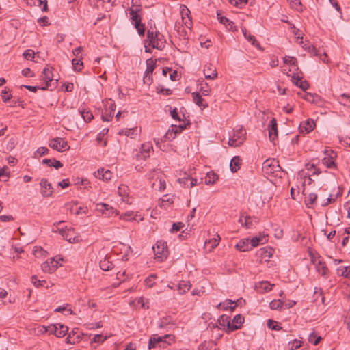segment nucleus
<instances>
[{"instance_id":"12","label":"nucleus","mask_w":350,"mask_h":350,"mask_svg":"<svg viewBox=\"0 0 350 350\" xmlns=\"http://www.w3.org/2000/svg\"><path fill=\"white\" fill-rule=\"evenodd\" d=\"M96 210L108 217L113 215H116L118 214L113 207L105 203L96 204Z\"/></svg>"},{"instance_id":"19","label":"nucleus","mask_w":350,"mask_h":350,"mask_svg":"<svg viewBox=\"0 0 350 350\" xmlns=\"http://www.w3.org/2000/svg\"><path fill=\"white\" fill-rule=\"evenodd\" d=\"M316 124L312 119H308L306 121L301 122L299 129L301 132L305 131L306 133L311 132L314 127Z\"/></svg>"},{"instance_id":"37","label":"nucleus","mask_w":350,"mask_h":350,"mask_svg":"<svg viewBox=\"0 0 350 350\" xmlns=\"http://www.w3.org/2000/svg\"><path fill=\"white\" fill-rule=\"evenodd\" d=\"M114 265L112 262H110L107 260H101L100 262V267L103 271H109L113 268Z\"/></svg>"},{"instance_id":"61","label":"nucleus","mask_w":350,"mask_h":350,"mask_svg":"<svg viewBox=\"0 0 350 350\" xmlns=\"http://www.w3.org/2000/svg\"><path fill=\"white\" fill-rule=\"evenodd\" d=\"M179 183L185 187H189V176H185L178 179Z\"/></svg>"},{"instance_id":"63","label":"nucleus","mask_w":350,"mask_h":350,"mask_svg":"<svg viewBox=\"0 0 350 350\" xmlns=\"http://www.w3.org/2000/svg\"><path fill=\"white\" fill-rule=\"evenodd\" d=\"M107 339V336L103 337L102 334H96L92 340V342H96L100 343L104 342Z\"/></svg>"},{"instance_id":"62","label":"nucleus","mask_w":350,"mask_h":350,"mask_svg":"<svg viewBox=\"0 0 350 350\" xmlns=\"http://www.w3.org/2000/svg\"><path fill=\"white\" fill-rule=\"evenodd\" d=\"M243 142L239 141L238 139L234 138L232 136L228 140V145L230 146L237 147L242 144Z\"/></svg>"},{"instance_id":"10","label":"nucleus","mask_w":350,"mask_h":350,"mask_svg":"<svg viewBox=\"0 0 350 350\" xmlns=\"http://www.w3.org/2000/svg\"><path fill=\"white\" fill-rule=\"evenodd\" d=\"M40 193L44 198H48L52 196L53 187L47 179L42 178L40 182Z\"/></svg>"},{"instance_id":"25","label":"nucleus","mask_w":350,"mask_h":350,"mask_svg":"<svg viewBox=\"0 0 350 350\" xmlns=\"http://www.w3.org/2000/svg\"><path fill=\"white\" fill-rule=\"evenodd\" d=\"M42 163L49 167H53L57 170L63 166L62 163L55 159H44L42 161Z\"/></svg>"},{"instance_id":"9","label":"nucleus","mask_w":350,"mask_h":350,"mask_svg":"<svg viewBox=\"0 0 350 350\" xmlns=\"http://www.w3.org/2000/svg\"><path fill=\"white\" fill-rule=\"evenodd\" d=\"M47 331L51 334H54L58 338H62L67 334L68 327L63 324L57 323L49 326Z\"/></svg>"},{"instance_id":"50","label":"nucleus","mask_w":350,"mask_h":350,"mask_svg":"<svg viewBox=\"0 0 350 350\" xmlns=\"http://www.w3.org/2000/svg\"><path fill=\"white\" fill-rule=\"evenodd\" d=\"M261 241H262V237H253L250 241V247L252 250L253 247L258 246Z\"/></svg>"},{"instance_id":"15","label":"nucleus","mask_w":350,"mask_h":350,"mask_svg":"<svg viewBox=\"0 0 350 350\" xmlns=\"http://www.w3.org/2000/svg\"><path fill=\"white\" fill-rule=\"evenodd\" d=\"M128 14L132 22H142V8L137 7V8H130L128 10Z\"/></svg>"},{"instance_id":"22","label":"nucleus","mask_w":350,"mask_h":350,"mask_svg":"<svg viewBox=\"0 0 350 350\" xmlns=\"http://www.w3.org/2000/svg\"><path fill=\"white\" fill-rule=\"evenodd\" d=\"M241 29L242 30V32H243L245 38L249 42H250L253 46H255L257 49L262 51V49L261 48V46H260V44L258 42V41L256 40L255 37L250 34L247 36V30L246 29L245 27H241Z\"/></svg>"},{"instance_id":"28","label":"nucleus","mask_w":350,"mask_h":350,"mask_svg":"<svg viewBox=\"0 0 350 350\" xmlns=\"http://www.w3.org/2000/svg\"><path fill=\"white\" fill-rule=\"evenodd\" d=\"M79 112L85 122H90L94 118L92 113L89 109L79 108Z\"/></svg>"},{"instance_id":"48","label":"nucleus","mask_w":350,"mask_h":350,"mask_svg":"<svg viewBox=\"0 0 350 350\" xmlns=\"http://www.w3.org/2000/svg\"><path fill=\"white\" fill-rule=\"evenodd\" d=\"M301 342L297 340H294L293 342H289L288 344V350H295L301 347Z\"/></svg>"},{"instance_id":"26","label":"nucleus","mask_w":350,"mask_h":350,"mask_svg":"<svg viewBox=\"0 0 350 350\" xmlns=\"http://www.w3.org/2000/svg\"><path fill=\"white\" fill-rule=\"evenodd\" d=\"M219 176L213 171H210L207 172L205 178H204V183L206 185H213L218 180Z\"/></svg>"},{"instance_id":"32","label":"nucleus","mask_w":350,"mask_h":350,"mask_svg":"<svg viewBox=\"0 0 350 350\" xmlns=\"http://www.w3.org/2000/svg\"><path fill=\"white\" fill-rule=\"evenodd\" d=\"M245 132L242 127H240L234 131L232 137L239 141L243 143L245 139Z\"/></svg>"},{"instance_id":"64","label":"nucleus","mask_w":350,"mask_h":350,"mask_svg":"<svg viewBox=\"0 0 350 350\" xmlns=\"http://www.w3.org/2000/svg\"><path fill=\"white\" fill-rule=\"evenodd\" d=\"M225 28L228 31H237L238 27L234 25V23H223Z\"/></svg>"},{"instance_id":"20","label":"nucleus","mask_w":350,"mask_h":350,"mask_svg":"<svg viewBox=\"0 0 350 350\" xmlns=\"http://www.w3.org/2000/svg\"><path fill=\"white\" fill-rule=\"evenodd\" d=\"M94 176L97 178L102 179L103 180H109L111 178L112 173L109 170H105L103 168L98 169L96 172H95Z\"/></svg>"},{"instance_id":"31","label":"nucleus","mask_w":350,"mask_h":350,"mask_svg":"<svg viewBox=\"0 0 350 350\" xmlns=\"http://www.w3.org/2000/svg\"><path fill=\"white\" fill-rule=\"evenodd\" d=\"M108 110H109L108 114L102 115L101 118H102L103 121H104V122H109L112 119L114 112H115V110H116L115 103H111L109 107Z\"/></svg>"},{"instance_id":"6","label":"nucleus","mask_w":350,"mask_h":350,"mask_svg":"<svg viewBox=\"0 0 350 350\" xmlns=\"http://www.w3.org/2000/svg\"><path fill=\"white\" fill-rule=\"evenodd\" d=\"M231 319L229 316L223 314L220 316L217 320V323L220 326H223L224 327H226V332L229 333L235 330L240 329L239 325H232L230 322Z\"/></svg>"},{"instance_id":"51","label":"nucleus","mask_w":350,"mask_h":350,"mask_svg":"<svg viewBox=\"0 0 350 350\" xmlns=\"http://www.w3.org/2000/svg\"><path fill=\"white\" fill-rule=\"evenodd\" d=\"M232 323L234 325H242L244 323V317L241 314H237L232 319Z\"/></svg>"},{"instance_id":"3","label":"nucleus","mask_w":350,"mask_h":350,"mask_svg":"<svg viewBox=\"0 0 350 350\" xmlns=\"http://www.w3.org/2000/svg\"><path fill=\"white\" fill-rule=\"evenodd\" d=\"M59 234L63 237L64 239L68 241L70 243H78L80 241V236L77 235L72 228H58Z\"/></svg>"},{"instance_id":"16","label":"nucleus","mask_w":350,"mask_h":350,"mask_svg":"<svg viewBox=\"0 0 350 350\" xmlns=\"http://www.w3.org/2000/svg\"><path fill=\"white\" fill-rule=\"evenodd\" d=\"M268 130L270 141L274 142V140L278 137V125L276 119L275 118H273L270 120L269 124L268 126Z\"/></svg>"},{"instance_id":"58","label":"nucleus","mask_w":350,"mask_h":350,"mask_svg":"<svg viewBox=\"0 0 350 350\" xmlns=\"http://www.w3.org/2000/svg\"><path fill=\"white\" fill-rule=\"evenodd\" d=\"M31 282L35 286L38 287L43 286V283H46V281L38 280L37 276L34 275L31 276Z\"/></svg>"},{"instance_id":"8","label":"nucleus","mask_w":350,"mask_h":350,"mask_svg":"<svg viewBox=\"0 0 350 350\" xmlns=\"http://www.w3.org/2000/svg\"><path fill=\"white\" fill-rule=\"evenodd\" d=\"M191 123L187 122V123L180 124L178 126L176 125H171L172 131L168 130V131L165 133V137L168 140L173 139L175 138L176 134L181 133L183 130L189 126Z\"/></svg>"},{"instance_id":"57","label":"nucleus","mask_w":350,"mask_h":350,"mask_svg":"<svg viewBox=\"0 0 350 350\" xmlns=\"http://www.w3.org/2000/svg\"><path fill=\"white\" fill-rule=\"evenodd\" d=\"M184 226H185V225L182 222L174 223L172 224V227L170 230V232H178V231L180 230Z\"/></svg>"},{"instance_id":"29","label":"nucleus","mask_w":350,"mask_h":350,"mask_svg":"<svg viewBox=\"0 0 350 350\" xmlns=\"http://www.w3.org/2000/svg\"><path fill=\"white\" fill-rule=\"evenodd\" d=\"M316 269L319 273L321 274L323 276L326 275L328 271V269L326 266L325 262L320 259L319 260L317 264L316 265Z\"/></svg>"},{"instance_id":"35","label":"nucleus","mask_w":350,"mask_h":350,"mask_svg":"<svg viewBox=\"0 0 350 350\" xmlns=\"http://www.w3.org/2000/svg\"><path fill=\"white\" fill-rule=\"evenodd\" d=\"M258 254L262 258H271L273 256V250L270 247H262L258 251Z\"/></svg>"},{"instance_id":"54","label":"nucleus","mask_w":350,"mask_h":350,"mask_svg":"<svg viewBox=\"0 0 350 350\" xmlns=\"http://www.w3.org/2000/svg\"><path fill=\"white\" fill-rule=\"evenodd\" d=\"M35 53L33 50H25L23 54V57L27 60H33L34 58Z\"/></svg>"},{"instance_id":"59","label":"nucleus","mask_w":350,"mask_h":350,"mask_svg":"<svg viewBox=\"0 0 350 350\" xmlns=\"http://www.w3.org/2000/svg\"><path fill=\"white\" fill-rule=\"evenodd\" d=\"M290 29L292 31V32L295 36H297V39H299V38L301 40L303 39V36H301V33H300L301 31L295 27L294 23L291 24Z\"/></svg>"},{"instance_id":"4","label":"nucleus","mask_w":350,"mask_h":350,"mask_svg":"<svg viewBox=\"0 0 350 350\" xmlns=\"http://www.w3.org/2000/svg\"><path fill=\"white\" fill-rule=\"evenodd\" d=\"M156 258L163 261L167 257V246L166 242H157V247H152Z\"/></svg>"},{"instance_id":"13","label":"nucleus","mask_w":350,"mask_h":350,"mask_svg":"<svg viewBox=\"0 0 350 350\" xmlns=\"http://www.w3.org/2000/svg\"><path fill=\"white\" fill-rule=\"evenodd\" d=\"M166 338H172V336L170 334H166L164 336H157V335H153L150 338L149 342H148V349L150 350L154 347H157V345H159L161 342H165Z\"/></svg>"},{"instance_id":"5","label":"nucleus","mask_w":350,"mask_h":350,"mask_svg":"<svg viewBox=\"0 0 350 350\" xmlns=\"http://www.w3.org/2000/svg\"><path fill=\"white\" fill-rule=\"evenodd\" d=\"M324 154L325 157L322 159L323 165L329 169L336 167L334 161L336 157V153L332 150H325Z\"/></svg>"},{"instance_id":"17","label":"nucleus","mask_w":350,"mask_h":350,"mask_svg":"<svg viewBox=\"0 0 350 350\" xmlns=\"http://www.w3.org/2000/svg\"><path fill=\"white\" fill-rule=\"evenodd\" d=\"M301 79L302 77H300L298 75L294 74L292 76V81L293 83L303 91H306L310 87L309 83L306 80L302 81Z\"/></svg>"},{"instance_id":"23","label":"nucleus","mask_w":350,"mask_h":350,"mask_svg":"<svg viewBox=\"0 0 350 350\" xmlns=\"http://www.w3.org/2000/svg\"><path fill=\"white\" fill-rule=\"evenodd\" d=\"M192 98L193 102L200 107H202V109H205L208 107V104L204 103V100L202 98V95L199 92H195L192 94Z\"/></svg>"},{"instance_id":"55","label":"nucleus","mask_w":350,"mask_h":350,"mask_svg":"<svg viewBox=\"0 0 350 350\" xmlns=\"http://www.w3.org/2000/svg\"><path fill=\"white\" fill-rule=\"evenodd\" d=\"M314 295H316V296H317V298L315 299V300H314V301H317V299H318L319 297H320V298H321V303H322V304H324L325 297H324V296H323V291H322L321 288H319L316 287V288H314Z\"/></svg>"},{"instance_id":"41","label":"nucleus","mask_w":350,"mask_h":350,"mask_svg":"<svg viewBox=\"0 0 350 350\" xmlns=\"http://www.w3.org/2000/svg\"><path fill=\"white\" fill-rule=\"evenodd\" d=\"M337 273L344 278H350V266L338 269Z\"/></svg>"},{"instance_id":"52","label":"nucleus","mask_w":350,"mask_h":350,"mask_svg":"<svg viewBox=\"0 0 350 350\" xmlns=\"http://www.w3.org/2000/svg\"><path fill=\"white\" fill-rule=\"evenodd\" d=\"M273 286V284L267 281H262L260 283V287L262 288L265 292L270 291Z\"/></svg>"},{"instance_id":"42","label":"nucleus","mask_w":350,"mask_h":350,"mask_svg":"<svg viewBox=\"0 0 350 350\" xmlns=\"http://www.w3.org/2000/svg\"><path fill=\"white\" fill-rule=\"evenodd\" d=\"M284 306V302L280 299L272 300L269 304V307L271 310H281Z\"/></svg>"},{"instance_id":"38","label":"nucleus","mask_w":350,"mask_h":350,"mask_svg":"<svg viewBox=\"0 0 350 350\" xmlns=\"http://www.w3.org/2000/svg\"><path fill=\"white\" fill-rule=\"evenodd\" d=\"M146 63L147 68H146L145 74H147V75L152 74L153 70L155 68V65H156L155 62L153 61V59L152 58H150L146 60Z\"/></svg>"},{"instance_id":"27","label":"nucleus","mask_w":350,"mask_h":350,"mask_svg":"<svg viewBox=\"0 0 350 350\" xmlns=\"http://www.w3.org/2000/svg\"><path fill=\"white\" fill-rule=\"evenodd\" d=\"M78 329H72L66 338V343L68 344H75V342H78L80 340L79 335H77L76 337L75 334L77 333Z\"/></svg>"},{"instance_id":"14","label":"nucleus","mask_w":350,"mask_h":350,"mask_svg":"<svg viewBox=\"0 0 350 350\" xmlns=\"http://www.w3.org/2000/svg\"><path fill=\"white\" fill-rule=\"evenodd\" d=\"M58 267V262L55 260L53 258L50 259V262L45 261L41 265L42 271L45 273H53Z\"/></svg>"},{"instance_id":"49","label":"nucleus","mask_w":350,"mask_h":350,"mask_svg":"<svg viewBox=\"0 0 350 350\" xmlns=\"http://www.w3.org/2000/svg\"><path fill=\"white\" fill-rule=\"evenodd\" d=\"M284 62L286 64L297 66V60L294 57H290V56L284 57Z\"/></svg>"},{"instance_id":"2","label":"nucleus","mask_w":350,"mask_h":350,"mask_svg":"<svg viewBox=\"0 0 350 350\" xmlns=\"http://www.w3.org/2000/svg\"><path fill=\"white\" fill-rule=\"evenodd\" d=\"M160 36V32L157 30L154 31L153 27L150 26V29L148 30L147 32V39L149 41V46H152L153 49L162 50L165 46L164 42H161V43L155 42L157 37Z\"/></svg>"},{"instance_id":"44","label":"nucleus","mask_w":350,"mask_h":350,"mask_svg":"<svg viewBox=\"0 0 350 350\" xmlns=\"http://www.w3.org/2000/svg\"><path fill=\"white\" fill-rule=\"evenodd\" d=\"M72 64L73 69L75 71H81L83 66V62L81 59H73L72 60Z\"/></svg>"},{"instance_id":"30","label":"nucleus","mask_w":350,"mask_h":350,"mask_svg":"<svg viewBox=\"0 0 350 350\" xmlns=\"http://www.w3.org/2000/svg\"><path fill=\"white\" fill-rule=\"evenodd\" d=\"M180 14L183 22H184V20L185 19L186 17H187L188 21H186L185 22H191V17L189 16L190 11L187 8V7L185 6V5H180Z\"/></svg>"},{"instance_id":"40","label":"nucleus","mask_w":350,"mask_h":350,"mask_svg":"<svg viewBox=\"0 0 350 350\" xmlns=\"http://www.w3.org/2000/svg\"><path fill=\"white\" fill-rule=\"evenodd\" d=\"M267 325L271 330L280 331L282 329V327L278 325V322L273 319L267 320Z\"/></svg>"},{"instance_id":"24","label":"nucleus","mask_w":350,"mask_h":350,"mask_svg":"<svg viewBox=\"0 0 350 350\" xmlns=\"http://www.w3.org/2000/svg\"><path fill=\"white\" fill-rule=\"evenodd\" d=\"M250 246V239H244L240 240L239 243H237L235 247L241 252H245L251 250Z\"/></svg>"},{"instance_id":"56","label":"nucleus","mask_w":350,"mask_h":350,"mask_svg":"<svg viewBox=\"0 0 350 350\" xmlns=\"http://www.w3.org/2000/svg\"><path fill=\"white\" fill-rule=\"evenodd\" d=\"M135 27L137 29L139 36H144L145 33L144 23H134Z\"/></svg>"},{"instance_id":"11","label":"nucleus","mask_w":350,"mask_h":350,"mask_svg":"<svg viewBox=\"0 0 350 350\" xmlns=\"http://www.w3.org/2000/svg\"><path fill=\"white\" fill-rule=\"evenodd\" d=\"M278 169H281L278 161L275 159H267L262 164V170L266 172L267 174H272Z\"/></svg>"},{"instance_id":"45","label":"nucleus","mask_w":350,"mask_h":350,"mask_svg":"<svg viewBox=\"0 0 350 350\" xmlns=\"http://www.w3.org/2000/svg\"><path fill=\"white\" fill-rule=\"evenodd\" d=\"M298 94L304 100H306L308 102L310 103H314V97L317 96L316 94H312V93H305L304 94H302V93H298Z\"/></svg>"},{"instance_id":"36","label":"nucleus","mask_w":350,"mask_h":350,"mask_svg":"<svg viewBox=\"0 0 350 350\" xmlns=\"http://www.w3.org/2000/svg\"><path fill=\"white\" fill-rule=\"evenodd\" d=\"M1 96L3 103H8L12 98L11 91L7 87L2 90Z\"/></svg>"},{"instance_id":"34","label":"nucleus","mask_w":350,"mask_h":350,"mask_svg":"<svg viewBox=\"0 0 350 350\" xmlns=\"http://www.w3.org/2000/svg\"><path fill=\"white\" fill-rule=\"evenodd\" d=\"M317 195L314 193H309L307 197L305 198V204L308 208H310L312 205L316 202Z\"/></svg>"},{"instance_id":"43","label":"nucleus","mask_w":350,"mask_h":350,"mask_svg":"<svg viewBox=\"0 0 350 350\" xmlns=\"http://www.w3.org/2000/svg\"><path fill=\"white\" fill-rule=\"evenodd\" d=\"M229 1V3L237 7V8H244L248 3V0H228Z\"/></svg>"},{"instance_id":"7","label":"nucleus","mask_w":350,"mask_h":350,"mask_svg":"<svg viewBox=\"0 0 350 350\" xmlns=\"http://www.w3.org/2000/svg\"><path fill=\"white\" fill-rule=\"evenodd\" d=\"M49 146L58 152H63L70 148L68 142L60 137L53 139L49 143Z\"/></svg>"},{"instance_id":"47","label":"nucleus","mask_w":350,"mask_h":350,"mask_svg":"<svg viewBox=\"0 0 350 350\" xmlns=\"http://www.w3.org/2000/svg\"><path fill=\"white\" fill-rule=\"evenodd\" d=\"M157 92L158 94L169 96L172 94L173 91L171 89L165 88L163 86L159 85L157 88Z\"/></svg>"},{"instance_id":"39","label":"nucleus","mask_w":350,"mask_h":350,"mask_svg":"<svg viewBox=\"0 0 350 350\" xmlns=\"http://www.w3.org/2000/svg\"><path fill=\"white\" fill-rule=\"evenodd\" d=\"M321 340L322 338L317 336L315 332H312L308 336V342L314 345H317Z\"/></svg>"},{"instance_id":"1","label":"nucleus","mask_w":350,"mask_h":350,"mask_svg":"<svg viewBox=\"0 0 350 350\" xmlns=\"http://www.w3.org/2000/svg\"><path fill=\"white\" fill-rule=\"evenodd\" d=\"M53 68H44L42 72L41 80L44 81L46 83L45 86L41 87V90H46L50 89L53 90L56 88L57 85V79H53V75L52 72Z\"/></svg>"},{"instance_id":"60","label":"nucleus","mask_w":350,"mask_h":350,"mask_svg":"<svg viewBox=\"0 0 350 350\" xmlns=\"http://www.w3.org/2000/svg\"><path fill=\"white\" fill-rule=\"evenodd\" d=\"M219 240H220V237L219 235H217V239L213 238L212 239H210L208 241H205V244H207V243L211 244V248H215L219 244Z\"/></svg>"},{"instance_id":"33","label":"nucleus","mask_w":350,"mask_h":350,"mask_svg":"<svg viewBox=\"0 0 350 350\" xmlns=\"http://www.w3.org/2000/svg\"><path fill=\"white\" fill-rule=\"evenodd\" d=\"M191 285L189 281H181L178 284L179 293L183 295L187 291H189Z\"/></svg>"},{"instance_id":"46","label":"nucleus","mask_w":350,"mask_h":350,"mask_svg":"<svg viewBox=\"0 0 350 350\" xmlns=\"http://www.w3.org/2000/svg\"><path fill=\"white\" fill-rule=\"evenodd\" d=\"M302 47L307 51L308 53L312 54L314 56H318V50L313 46L308 44H305Z\"/></svg>"},{"instance_id":"18","label":"nucleus","mask_w":350,"mask_h":350,"mask_svg":"<svg viewBox=\"0 0 350 350\" xmlns=\"http://www.w3.org/2000/svg\"><path fill=\"white\" fill-rule=\"evenodd\" d=\"M204 75L207 79H214L217 77L216 68L212 64L206 66L204 68Z\"/></svg>"},{"instance_id":"53","label":"nucleus","mask_w":350,"mask_h":350,"mask_svg":"<svg viewBox=\"0 0 350 350\" xmlns=\"http://www.w3.org/2000/svg\"><path fill=\"white\" fill-rule=\"evenodd\" d=\"M157 278V275L155 274H151L150 275L148 278H146L145 280V284L146 285L149 287V288H151L154 285V282H153V280Z\"/></svg>"},{"instance_id":"21","label":"nucleus","mask_w":350,"mask_h":350,"mask_svg":"<svg viewBox=\"0 0 350 350\" xmlns=\"http://www.w3.org/2000/svg\"><path fill=\"white\" fill-rule=\"evenodd\" d=\"M242 160L239 156H234L230 161V168L232 172H237L241 167Z\"/></svg>"}]
</instances>
